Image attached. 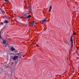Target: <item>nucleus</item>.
I'll list each match as a JSON object with an SVG mask.
<instances>
[{
    "label": "nucleus",
    "instance_id": "obj_1",
    "mask_svg": "<svg viewBox=\"0 0 79 79\" xmlns=\"http://www.w3.org/2000/svg\"><path fill=\"white\" fill-rule=\"evenodd\" d=\"M28 14L27 12H24L23 13V16H26V18L27 17V16L28 15Z\"/></svg>",
    "mask_w": 79,
    "mask_h": 79
},
{
    "label": "nucleus",
    "instance_id": "obj_2",
    "mask_svg": "<svg viewBox=\"0 0 79 79\" xmlns=\"http://www.w3.org/2000/svg\"><path fill=\"white\" fill-rule=\"evenodd\" d=\"M19 56H14L13 57L14 60H16V59L18 58Z\"/></svg>",
    "mask_w": 79,
    "mask_h": 79
},
{
    "label": "nucleus",
    "instance_id": "obj_3",
    "mask_svg": "<svg viewBox=\"0 0 79 79\" xmlns=\"http://www.w3.org/2000/svg\"><path fill=\"white\" fill-rule=\"evenodd\" d=\"M16 55H18L17 56H19L20 55H22V52H20L19 53H17L16 54Z\"/></svg>",
    "mask_w": 79,
    "mask_h": 79
},
{
    "label": "nucleus",
    "instance_id": "obj_4",
    "mask_svg": "<svg viewBox=\"0 0 79 79\" xmlns=\"http://www.w3.org/2000/svg\"><path fill=\"white\" fill-rule=\"evenodd\" d=\"M73 37L72 36L71 37V45H73Z\"/></svg>",
    "mask_w": 79,
    "mask_h": 79
},
{
    "label": "nucleus",
    "instance_id": "obj_5",
    "mask_svg": "<svg viewBox=\"0 0 79 79\" xmlns=\"http://www.w3.org/2000/svg\"><path fill=\"white\" fill-rule=\"evenodd\" d=\"M34 23H35V21H34L32 22L31 23V26H33L34 25Z\"/></svg>",
    "mask_w": 79,
    "mask_h": 79
},
{
    "label": "nucleus",
    "instance_id": "obj_6",
    "mask_svg": "<svg viewBox=\"0 0 79 79\" xmlns=\"http://www.w3.org/2000/svg\"><path fill=\"white\" fill-rule=\"evenodd\" d=\"M3 44H5L6 43V40H3Z\"/></svg>",
    "mask_w": 79,
    "mask_h": 79
},
{
    "label": "nucleus",
    "instance_id": "obj_7",
    "mask_svg": "<svg viewBox=\"0 0 79 79\" xmlns=\"http://www.w3.org/2000/svg\"><path fill=\"white\" fill-rule=\"evenodd\" d=\"M4 23H9V21L7 20H5Z\"/></svg>",
    "mask_w": 79,
    "mask_h": 79
},
{
    "label": "nucleus",
    "instance_id": "obj_8",
    "mask_svg": "<svg viewBox=\"0 0 79 79\" xmlns=\"http://www.w3.org/2000/svg\"><path fill=\"white\" fill-rule=\"evenodd\" d=\"M52 6H50V8H49V12H50L52 10Z\"/></svg>",
    "mask_w": 79,
    "mask_h": 79
},
{
    "label": "nucleus",
    "instance_id": "obj_9",
    "mask_svg": "<svg viewBox=\"0 0 79 79\" xmlns=\"http://www.w3.org/2000/svg\"><path fill=\"white\" fill-rule=\"evenodd\" d=\"M11 50L12 51H14L15 50V49L14 48L12 47L11 48Z\"/></svg>",
    "mask_w": 79,
    "mask_h": 79
},
{
    "label": "nucleus",
    "instance_id": "obj_10",
    "mask_svg": "<svg viewBox=\"0 0 79 79\" xmlns=\"http://www.w3.org/2000/svg\"><path fill=\"white\" fill-rule=\"evenodd\" d=\"M46 19H44L43 20H42V23H45V21H46Z\"/></svg>",
    "mask_w": 79,
    "mask_h": 79
},
{
    "label": "nucleus",
    "instance_id": "obj_11",
    "mask_svg": "<svg viewBox=\"0 0 79 79\" xmlns=\"http://www.w3.org/2000/svg\"><path fill=\"white\" fill-rule=\"evenodd\" d=\"M27 19H28V18H31V15H28L27 17H26Z\"/></svg>",
    "mask_w": 79,
    "mask_h": 79
},
{
    "label": "nucleus",
    "instance_id": "obj_12",
    "mask_svg": "<svg viewBox=\"0 0 79 79\" xmlns=\"http://www.w3.org/2000/svg\"><path fill=\"white\" fill-rule=\"evenodd\" d=\"M4 1H5L6 2H9V0H4Z\"/></svg>",
    "mask_w": 79,
    "mask_h": 79
},
{
    "label": "nucleus",
    "instance_id": "obj_13",
    "mask_svg": "<svg viewBox=\"0 0 79 79\" xmlns=\"http://www.w3.org/2000/svg\"><path fill=\"white\" fill-rule=\"evenodd\" d=\"M29 11H32V9H31V8H30L29 9Z\"/></svg>",
    "mask_w": 79,
    "mask_h": 79
},
{
    "label": "nucleus",
    "instance_id": "obj_14",
    "mask_svg": "<svg viewBox=\"0 0 79 79\" xmlns=\"http://www.w3.org/2000/svg\"><path fill=\"white\" fill-rule=\"evenodd\" d=\"M18 18L19 19H20V18H21V17H20L19 16H18Z\"/></svg>",
    "mask_w": 79,
    "mask_h": 79
},
{
    "label": "nucleus",
    "instance_id": "obj_15",
    "mask_svg": "<svg viewBox=\"0 0 79 79\" xmlns=\"http://www.w3.org/2000/svg\"><path fill=\"white\" fill-rule=\"evenodd\" d=\"M73 35H76V32L73 33Z\"/></svg>",
    "mask_w": 79,
    "mask_h": 79
},
{
    "label": "nucleus",
    "instance_id": "obj_16",
    "mask_svg": "<svg viewBox=\"0 0 79 79\" xmlns=\"http://www.w3.org/2000/svg\"><path fill=\"white\" fill-rule=\"evenodd\" d=\"M1 24L3 25V22H1Z\"/></svg>",
    "mask_w": 79,
    "mask_h": 79
},
{
    "label": "nucleus",
    "instance_id": "obj_17",
    "mask_svg": "<svg viewBox=\"0 0 79 79\" xmlns=\"http://www.w3.org/2000/svg\"><path fill=\"white\" fill-rule=\"evenodd\" d=\"M42 24H43V25H44V24H45V22H42Z\"/></svg>",
    "mask_w": 79,
    "mask_h": 79
},
{
    "label": "nucleus",
    "instance_id": "obj_18",
    "mask_svg": "<svg viewBox=\"0 0 79 79\" xmlns=\"http://www.w3.org/2000/svg\"><path fill=\"white\" fill-rule=\"evenodd\" d=\"M7 45H8V43H6L5 45V46H7Z\"/></svg>",
    "mask_w": 79,
    "mask_h": 79
},
{
    "label": "nucleus",
    "instance_id": "obj_19",
    "mask_svg": "<svg viewBox=\"0 0 79 79\" xmlns=\"http://www.w3.org/2000/svg\"><path fill=\"white\" fill-rule=\"evenodd\" d=\"M1 34V31L0 32V38H1V39H2V38L1 37V36H0Z\"/></svg>",
    "mask_w": 79,
    "mask_h": 79
},
{
    "label": "nucleus",
    "instance_id": "obj_20",
    "mask_svg": "<svg viewBox=\"0 0 79 79\" xmlns=\"http://www.w3.org/2000/svg\"><path fill=\"white\" fill-rule=\"evenodd\" d=\"M19 58H21V57H19Z\"/></svg>",
    "mask_w": 79,
    "mask_h": 79
},
{
    "label": "nucleus",
    "instance_id": "obj_21",
    "mask_svg": "<svg viewBox=\"0 0 79 79\" xmlns=\"http://www.w3.org/2000/svg\"><path fill=\"white\" fill-rule=\"evenodd\" d=\"M36 45H37V44L36 43Z\"/></svg>",
    "mask_w": 79,
    "mask_h": 79
},
{
    "label": "nucleus",
    "instance_id": "obj_22",
    "mask_svg": "<svg viewBox=\"0 0 79 79\" xmlns=\"http://www.w3.org/2000/svg\"><path fill=\"white\" fill-rule=\"evenodd\" d=\"M72 69H73V68H72Z\"/></svg>",
    "mask_w": 79,
    "mask_h": 79
}]
</instances>
